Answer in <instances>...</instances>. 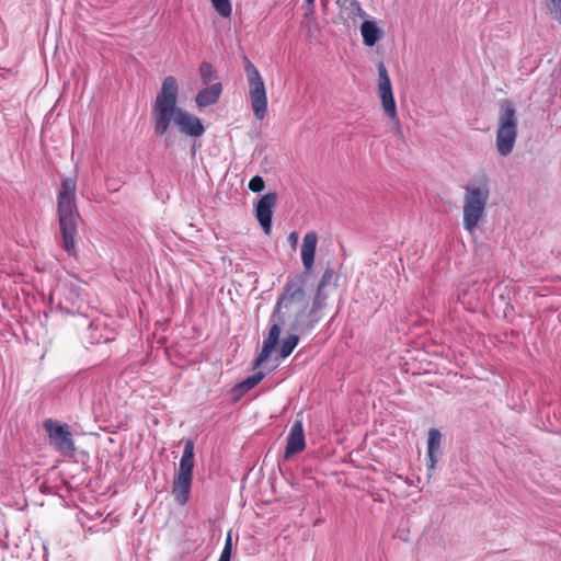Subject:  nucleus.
I'll return each instance as SVG.
<instances>
[{"mask_svg": "<svg viewBox=\"0 0 561 561\" xmlns=\"http://www.w3.org/2000/svg\"><path fill=\"white\" fill-rule=\"evenodd\" d=\"M179 83L175 77L168 76L163 79L151 110L153 130L157 136L168 133L173 123L181 134L190 137H199L205 133L202 121L178 106Z\"/></svg>", "mask_w": 561, "mask_h": 561, "instance_id": "f257e3e1", "label": "nucleus"}, {"mask_svg": "<svg viewBox=\"0 0 561 561\" xmlns=\"http://www.w3.org/2000/svg\"><path fill=\"white\" fill-rule=\"evenodd\" d=\"M306 282V273L288 277L273 310L288 323L293 332H310L320 320L318 311L321 308H316L314 299L312 305H309L305 291Z\"/></svg>", "mask_w": 561, "mask_h": 561, "instance_id": "f03ea898", "label": "nucleus"}, {"mask_svg": "<svg viewBox=\"0 0 561 561\" xmlns=\"http://www.w3.org/2000/svg\"><path fill=\"white\" fill-rule=\"evenodd\" d=\"M77 183L67 178L61 183L57 198V214L61 233V247L69 255L77 254L76 237L81 216L76 204Z\"/></svg>", "mask_w": 561, "mask_h": 561, "instance_id": "7ed1b4c3", "label": "nucleus"}, {"mask_svg": "<svg viewBox=\"0 0 561 561\" xmlns=\"http://www.w3.org/2000/svg\"><path fill=\"white\" fill-rule=\"evenodd\" d=\"M490 198V186L488 179L472 181L463 187L462 197V226L463 229L473 233L479 222L485 216V208Z\"/></svg>", "mask_w": 561, "mask_h": 561, "instance_id": "20e7f679", "label": "nucleus"}, {"mask_svg": "<svg viewBox=\"0 0 561 561\" xmlns=\"http://www.w3.org/2000/svg\"><path fill=\"white\" fill-rule=\"evenodd\" d=\"M518 118L515 105L504 99L499 103L495 147L501 157L512 153L517 139Z\"/></svg>", "mask_w": 561, "mask_h": 561, "instance_id": "39448f33", "label": "nucleus"}, {"mask_svg": "<svg viewBox=\"0 0 561 561\" xmlns=\"http://www.w3.org/2000/svg\"><path fill=\"white\" fill-rule=\"evenodd\" d=\"M193 469L194 443L192 440H187L172 483L171 493L178 505L184 506L190 500L193 482Z\"/></svg>", "mask_w": 561, "mask_h": 561, "instance_id": "423d86ee", "label": "nucleus"}, {"mask_svg": "<svg viewBox=\"0 0 561 561\" xmlns=\"http://www.w3.org/2000/svg\"><path fill=\"white\" fill-rule=\"evenodd\" d=\"M243 61L253 114L257 119H263L267 112V96L264 80L257 68L249 60L248 57H244Z\"/></svg>", "mask_w": 561, "mask_h": 561, "instance_id": "0eeeda50", "label": "nucleus"}, {"mask_svg": "<svg viewBox=\"0 0 561 561\" xmlns=\"http://www.w3.org/2000/svg\"><path fill=\"white\" fill-rule=\"evenodd\" d=\"M44 427L48 434L50 444L62 455L71 456L75 453V443L67 424H59L53 420H46Z\"/></svg>", "mask_w": 561, "mask_h": 561, "instance_id": "6e6552de", "label": "nucleus"}, {"mask_svg": "<svg viewBox=\"0 0 561 561\" xmlns=\"http://www.w3.org/2000/svg\"><path fill=\"white\" fill-rule=\"evenodd\" d=\"M378 90L385 113L390 119H397V106L392 93L391 81L383 62L378 65Z\"/></svg>", "mask_w": 561, "mask_h": 561, "instance_id": "1a4fd4ad", "label": "nucleus"}, {"mask_svg": "<svg viewBox=\"0 0 561 561\" xmlns=\"http://www.w3.org/2000/svg\"><path fill=\"white\" fill-rule=\"evenodd\" d=\"M270 331L267 337L263 341L261 353L255 359L254 366H261L272 354L279 342L280 325L285 324L284 320L275 311L270 317Z\"/></svg>", "mask_w": 561, "mask_h": 561, "instance_id": "9d476101", "label": "nucleus"}, {"mask_svg": "<svg viewBox=\"0 0 561 561\" xmlns=\"http://www.w3.org/2000/svg\"><path fill=\"white\" fill-rule=\"evenodd\" d=\"M277 194L268 192L263 195L255 207V216L263 231L268 234L272 230L273 209L276 205Z\"/></svg>", "mask_w": 561, "mask_h": 561, "instance_id": "9b49d317", "label": "nucleus"}, {"mask_svg": "<svg viewBox=\"0 0 561 561\" xmlns=\"http://www.w3.org/2000/svg\"><path fill=\"white\" fill-rule=\"evenodd\" d=\"M306 447L304 425L301 420H296L286 438L285 459H289L293 455L302 451Z\"/></svg>", "mask_w": 561, "mask_h": 561, "instance_id": "f8f14e48", "label": "nucleus"}, {"mask_svg": "<svg viewBox=\"0 0 561 561\" xmlns=\"http://www.w3.org/2000/svg\"><path fill=\"white\" fill-rule=\"evenodd\" d=\"M318 242V236L311 231L305 234L301 245V261L306 268V274L311 270L314 262V253Z\"/></svg>", "mask_w": 561, "mask_h": 561, "instance_id": "ddd939ff", "label": "nucleus"}, {"mask_svg": "<svg viewBox=\"0 0 561 561\" xmlns=\"http://www.w3.org/2000/svg\"><path fill=\"white\" fill-rule=\"evenodd\" d=\"M442 434L437 428H430L427 437V457L430 459L428 465V477L433 473L437 463V457L435 453L440 448Z\"/></svg>", "mask_w": 561, "mask_h": 561, "instance_id": "4468645a", "label": "nucleus"}, {"mask_svg": "<svg viewBox=\"0 0 561 561\" xmlns=\"http://www.w3.org/2000/svg\"><path fill=\"white\" fill-rule=\"evenodd\" d=\"M222 92L221 83H214L203 90H201L196 98V104L198 107H207L217 103Z\"/></svg>", "mask_w": 561, "mask_h": 561, "instance_id": "2eb2a0df", "label": "nucleus"}, {"mask_svg": "<svg viewBox=\"0 0 561 561\" xmlns=\"http://www.w3.org/2000/svg\"><path fill=\"white\" fill-rule=\"evenodd\" d=\"M360 34L364 45L371 47L382 37V30L375 21H364L360 25Z\"/></svg>", "mask_w": 561, "mask_h": 561, "instance_id": "dca6fc26", "label": "nucleus"}, {"mask_svg": "<svg viewBox=\"0 0 561 561\" xmlns=\"http://www.w3.org/2000/svg\"><path fill=\"white\" fill-rule=\"evenodd\" d=\"M341 15L354 20L355 18L366 16V12L362 9L358 0H339Z\"/></svg>", "mask_w": 561, "mask_h": 561, "instance_id": "f3484780", "label": "nucleus"}, {"mask_svg": "<svg viewBox=\"0 0 561 561\" xmlns=\"http://www.w3.org/2000/svg\"><path fill=\"white\" fill-rule=\"evenodd\" d=\"M333 276H334V270L332 267L328 266L321 276V279L317 287V293L313 297L316 308L323 307L324 300L327 298L325 295H323V288L332 280Z\"/></svg>", "mask_w": 561, "mask_h": 561, "instance_id": "a211bd4d", "label": "nucleus"}, {"mask_svg": "<svg viewBox=\"0 0 561 561\" xmlns=\"http://www.w3.org/2000/svg\"><path fill=\"white\" fill-rule=\"evenodd\" d=\"M264 376L265 375L262 371H257L254 375L249 376L248 378H245L243 381H241L237 386V390L240 391L241 393H244V392L251 390L252 388H254L256 385H259L261 382V380L264 378Z\"/></svg>", "mask_w": 561, "mask_h": 561, "instance_id": "6ab92c4d", "label": "nucleus"}, {"mask_svg": "<svg viewBox=\"0 0 561 561\" xmlns=\"http://www.w3.org/2000/svg\"><path fill=\"white\" fill-rule=\"evenodd\" d=\"M298 342H299V336L297 334H289L284 340V342L280 346V351H279L280 357L286 358L287 356H289L291 354V352L294 351V348L297 346Z\"/></svg>", "mask_w": 561, "mask_h": 561, "instance_id": "aec40b11", "label": "nucleus"}, {"mask_svg": "<svg viewBox=\"0 0 561 561\" xmlns=\"http://www.w3.org/2000/svg\"><path fill=\"white\" fill-rule=\"evenodd\" d=\"M215 11L222 18H229L232 13L230 0H210Z\"/></svg>", "mask_w": 561, "mask_h": 561, "instance_id": "412c9836", "label": "nucleus"}, {"mask_svg": "<svg viewBox=\"0 0 561 561\" xmlns=\"http://www.w3.org/2000/svg\"><path fill=\"white\" fill-rule=\"evenodd\" d=\"M199 75H201L202 81L205 84L210 83L214 79L217 78V73L214 70L213 66L209 62H207V61H204V62L201 64V66H199Z\"/></svg>", "mask_w": 561, "mask_h": 561, "instance_id": "4be33fe9", "label": "nucleus"}, {"mask_svg": "<svg viewBox=\"0 0 561 561\" xmlns=\"http://www.w3.org/2000/svg\"><path fill=\"white\" fill-rule=\"evenodd\" d=\"M545 7L551 18L561 24V0H545Z\"/></svg>", "mask_w": 561, "mask_h": 561, "instance_id": "5701e85b", "label": "nucleus"}, {"mask_svg": "<svg viewBox=\"0 0 561 561\" xmlns=\"http://www.w3.org/2000/svg\"><path fill=\"white\" fill-rule=\"evenodd\" d=\"M231 550H232V542H231V535L229 533L227 536L226 542H225V547L220 553L218 561H230Z\"/></svg>", "mask_w": 561, "mask_h": 561, "instance_id": "b1692460", "label": "nucleus"}, {"mask_svg": "<svg viewBox=\"0 0 561 561\" xmlns=\"http://www.w3.org/2000/svg\"><path fill=\"white\" fill-rule=\"evenodd\" d=\"M264 186H265L264 180L259 175L253 176L249 182V188L255 193L263 191Z\"/></svg>", "mask_w": 561, "mask_h": 561, "instance_id": "393cba45", "label": "nucleus"}, {"mask_svg": "<svg viewBox=\"0 0 561 561\" xmlns=\"http://www.w3.org/2000/svg\"><path fill=\"white\" fill-rule=\"evenodd\" d=\"M289 239V242L291 243V245H295L297 243V233L296 232H291L288 237Z\"/></svg>", "mask_w": 561, "mask_h": 561, "instance_id": "a878e982", "label": "nucleus"}, {"mask_svg": "<svg viewBox=\"0 0 561 561\" xmlns=\"http://www.w3.org/2000/svg\"><path fill=\"white\" fill-rule=\"evenodd\" d=\"M306 2H307L308 4H313V3H314V0H306Z\"/></svg>", "mask_w": 561, "mask_h": 561, "instance_id": "bb28decb", "label": "nucleus"}]
</instances>
